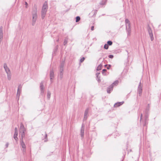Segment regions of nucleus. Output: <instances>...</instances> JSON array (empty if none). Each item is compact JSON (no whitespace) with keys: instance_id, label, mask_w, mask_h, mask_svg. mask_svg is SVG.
Masks as SVG:
<instances>
[{"instance_id":"f257e3e1","label":"nucleus","mask_w":161,"mask_h":161,"mask_svg":"<svg viewBox=\"0 0 161 161\" xmlns=\"http://www.w3.org/2000/svg\"><path fill=\"white\" fill-rule=\"evenodd\" d=\"M37 8L36 5H35L32 9L31 14L32 16V25L34 26L37 19Z\"/></svg>"},{"instance_id":"f03ea898","label":"nucleus","mask_w":161,"mask_h":161,"mask_svg":"<svg viewBox=\"0 0 161 161\" xmlns=\"http://www.w3.org/2000/svg\"><path fill=\"white\" fill-rule=\"evenodd\" d=\"M47 8V3L45 2L43 4L42 9V19H44L45 17Z\"/></svg>"},{"instance_id":"7ed1b4c3","label":"nucleus","mask_w":161,"mask_h":161,"mask_svg":"<svg viewBox=\"0 0 161 161\" xmlns=\"http://www.w3.org/2000/svg\"><path fill=\"white\" fill-rule=\"evenodd\" d=\"M125 22L127 34L128 35L130 36V35L131 31V28L130 21L128 19H125Z\"/></svg>"},{"instance_id":"20e7f679","label":"nucleus","mask_w":161,"mask_h":161,"mask_svg":"<svg viewBox=\"0 0 161 161\" xmlns=\"http://www.w3.org/2000/svg\"><path fill=\"white\" fill-rule=\"evenodd\" d=\"M20 145L22 147L21 150L22 151V153L23 154H24L26 152V148L25 145L23 140H20Z\"/></svg>"},{"instance_id":"39448f33","label":"nucleus","mask_w":161,"mask_h":161,"mask_svg":"<svg viewBox=\"0 0 161 161\" xmlns=\"http://www.w3.org/2000/svg\"><path fill=\"white\" fill-rule=\"evenodd\" d=\"M64 61H63L60 63L59 67L58 73H63L64 71Z\"/></svg>"},{"instance_id":"423d86ee","label":"nucleus","mask_w":161,"mask_h":161,"mask_svg":"<svg viewBox=\"0 0 161 161\" xmlns=\"http://www.w3.org/2000/svg\"><path fill=\"white\" fill-rule=\"evenodd\" d=\"M147 30L149 34V36L151 38V39L152 41H153L154 39L153 35L152 33V30L151 28L149 26H148L147 27Z\"/></svg>"},{"instance_id":"0eeeda50","label":"nucleus","mask_w":161,"mask_h":161,"mask_svg":"<svg viewBox=\"0 0 161 161\" xmlns=\"http://www.w3.org/2000/svg\"><path fill=\"white\" fill-rule=\"evenodd\" d=\"M26 130L24 127V125L22 123H21L20 124V127L19 130V132H25Z\"/></svg>"},{"instance_id":"6e6552de","label":"nucleus","mask_w":161,"mask_h":161,"mask_svg":"<svg viewBox=\"0 0 161 161\" xmlns=\"http://www.w3.org/2000/svg\"><path fill=\"white\" fill-rule=\"evenodd\" d=\"M138 93L139 96H141L142 92V87L141 85V82L139 83L138 88Z\"/></svg>"},{"instance_id":"1a4fd4ad","label":"nucleus","mask_w":161,"mask_h":161,"mask_svg":"<svg viewBox=\"0 0 161 161\" xmlns=\"http://www.w3.org/2000/svg\"><path fill=\"white\" fill-rule=\"evenodd\" d=\"M84 129L85 126L83 124L82 125L81 128L80 130V136L82 139L84 137Z\"/></svg>"},{"instance_id":"9d476101","label":"nucleus","mask_w":161,"mask_h":161,"mask_svg":"<svg viewBox=\"0 0 161 161\" xmlns=\"http://www.w3.org/2000/svg\"><path fill=\"white\" fill-rule=\"evenodd\" d=\"M50 80L51 82H52V80L54 78V74L53 70L51 69L50 72Z\"/></svg>"},{"instance_id":"9b49d317","label":"nucleus","mask_w":161,"mask_h":161,"mask_svg":"<svg viewBox=\"0 0 161 161\" xmlns=\"http://www.w3.org/2000/svg\"><path fill=\"white\" fill-rule=\"evenodd\" d=\"M3 67L7 74L10 73V70L6 64H4Z\"/></svg>"},{"instance_id":"f8f14e48","label":"nucleus","mask_w":161,"mask_h":161,"mask_svg":"<svg viewBox=\"0 0 161 161\" xmlns=\"http://www.w3.org/2000/svg\"><path fill=\"white\" fill-rule=\"evenodd\" d=\"M40 88L41 91V93H43L44 92V88L43 87V82L42 81L40 83Z\"/></svg>"},{"instance_id":"ddd939ff","label":"nucleus","mask_w":161,"mask_h":161,"mask_svg":"<svg viewBox=\"0 0 161 161\" xmlns=\"http://www.w3.org/2000/svg\"><path fill=\"white\" fill-rule=\"evenodd\" d=\"M21 91V87H20V86H19L18 87L16 95L17 98H18V99H19V96L20 95Z\"/></svg>"},{"instance_id":"4468645a","label":"nucleus","mask_w":161,"mask_h":161,"mask_svg":"<svg viewBox=\"0 0 161 161\" xmlns=\"http://www.w3.org/2000/svg\"><path fill=\"white\" fill-rule=\"evenodd\" d=\"M113 84L110 85L107 89V93H110L111 91L113 90Z\"/></svg>"},{"instance_id":"2eb2a0df","label":"nucleus","mask_w":161,"mask_h":161,"mask_svg":"<svg viewBox=\"0 0 161 161\" xmlns=\"http://www.w3.org/2000/svg\"><path fill=\"white\" fill-rule=\"evenodd\" d=\"M88 109L87 108L85 111L84 120H86L87 119L88 113Z\"/></svg>"},{"instance_id":"dca6fc26","label":"nucleus","mask_w":161,"mask_h":161,"mask_svg":"<svg viewBox=\"0 0 161 161\" xmlns=\"http://www.w3.org/2000/svg\"><path fill=\"white\" fill-rule=\"evenodd\" d=\"M124 103V102L122 101L121 102H117L114 105V107H118L121 105H122Z\"/></svg>"},{"instance_id":"f3484780","label":"nucleus","mask_w":161,"mask_h":161,"mask_svg":"<svg viewBox=\"0 0 161 161\" xmlns=\"http://www.w3.org/2000/svg\"><path fill=\"white\" fill-rule=\"evenodd\" d=\"M18 135V133H14V138L16 142H17L18 140V138L17 137Z\"/></svg>"},{"instance_id":"a211bd4d","label":"nucleus","mask_w":161,"mask_h":161,"mask_svg":"<svg viewBox=\"0 0 161 161\" xmlns=\"http://www.w3.org/2000/svg\"><path fill=\"white\" fill-rule=\"evenodd\" d=\"M25 132H19V134L21 136V138H20V140H23V138L25 137Z\"/></svg>"},{"instance_id":"6ab92c4d","label":"nucleus","mask_w":161,"mask_h":161,"mask_svg":"<svg viewBox=\"0 0 161 161\" xmlns=\"http://www.w3.org/2000/svg\"><path fill=\"white\" fill-rule=\"evenodd\" d=\"M63 73H58V76L59 77V78L60 79H62L63 77Z\"/></svg>"},{"instance_id":"aec40b11","label":"nucleus","mask_w":161,"mask_h":161,"mask_svg":"<svg viewBox=\"0 0 161 161\" xmlns=\"http://www.w3.org/2000/svg\"><path fill=\"white\" fill-rule=\"evenodd\" d=\"M102 65L100 64L97 68V70H99L101 69L102 67Z\"/></svg>"},{"instance_id":"412c9836","label":"nucleus","mask_w":161,"mask_h":161,"mask_svg":"<svg viewBox=\"0 0 161 161\" xmlns=\"http://www.w3.org/2000/svg\"><path fill=\"white\" fill-rule=\"evenodd\" d=\"M7 78L9 80H10L11 79V75L10 73L7 74Z\"/></svg>"},{"instance_id":"4be33fe9","label":"nucleus","mask_w":161,"mask_h":161,"mask_svg":"<svg viewBox=\"0 0 161 161\" xmlns=\"http://www.w3.org/2000/svg\"><path fill=\"white\" fill-rule=\"evenodd\" d=\"M51 96V93L50 92L48 91L47 93V98L48 99H49Z\"/></svg>"},{"instance_id":"5701e85b","label":"nucleus","mask_w":161,"mask_h":161,"mask_svg":"<svg viewBox=\"0 0 161 161\" xmlns=\"http://www.w3.org/2000/svg\"><path fill=\"white\" fill-rule=\"evenodd\" d=\"M80 18L79 16H77L76 17V22H79L80 20Z\"/></svg>"},{"instance_id":"b1692460","label":"nucleus","mask_w":161,"mask_h":161,"mask_svg":"<svg viewBox=\"0 0 161 161\" xmlns=\"http://www.w3.org/2000/svg\"><path fill=\"white\" fill-rule=\"evenodd\" d=\"M107 44L109 46L111 45L112 44V42L111 41H109L107 42Z\"/></svg>"},{"instance_id":"393cba45","label":"nucleus","mask_w":161,"mask_h":161,"mask_svg":"<svg viewBox=\"0 0 161 161\" xmlns=\"http://www.w3.org/2000/svg\"><path fill=\"white\" fill-rule=\"evenodd\" d=\"M104 48L106 49H108V46L107 44H105L104 46Z\"/></svg>"},{"instance_id":"a878e982","label":"nucleus","mask_w":161,"mask_h":161,"mask_svg":"<svg viewBox=\"0 0 161 161\" xmlns=\"http://www.w3.org/2000/svg\"><path fill=\"white\" fill-rule=\"evenodd\" d=\"M45 141H44L45 142H46L47 141V135L46 133L45 134Z\"/></svg>"},{"instance_id":"bb28decb","label":"nucleus","mask_w":161,"mask_h":161,"mask_svg":"<svg viewBox=\"0 0 161 161\" xmlns=\"http://www.w3.org/2000/svg\"><path fill=\"white\" fill-rule=\"evenodd\" d=\"M119 82V81L118 80H116L115 81L113 84H113V86H114V85H117Z\"/></svg>"},{"instance_id":"cd10ccee","label":"nucleus","mask_w":161,"mask_h":161,"mask_svg":"<svg viewBox=\"0 0 161 161\" xmlns=\"http://www.w3.org/2000/svg\"><path fill=\"white\" fill-rule=\"evenodd\" d=\"M107 70L106 69H103L102 71V73L103 75H105V74H104V73Z\"/></svg>"},{"instance_id":"c85d7f7f","label":"nucleus","mask_w":161,"mask_h":161,"mask_svg":"<svg viewBox=\"0 0 161 161\" xmlns=\"http://www.w3.org/2000/svg\"><path fill=\"white\" fill-rule=\"evenodd\" d=\"M67 43V39H65L64 42V45H65Z\"/></svg>"},{"instance_id":"c756f323","label":"nucleus","mask_w":161,"mask_h":161,"mask_svg":"<svg viewBox=\"0 0 161 161\" xmlns=\"http://www.w3.org/2000/svg\"><path fill=\"white\" fill-rule=\"evenodd\" d=\"M85 58L84 57H83L82 58H81L80 60V63H82V62H83L84 60H85Z\"/></svg>"},{"instance_id":"7c9ffc66","label":"nucleus","mask_w":161,"mask_h":161,"mask_svg":"<svg viewBox=\"0 0 161 161\" xmlns=\"http://www.w3.org/2000/svg\"><path fill=\"white\" fill-rule=\"evenodd\" d=\"M108 57L110 58H113L114 56L112 55H109Z\"/></svg>"},{"instance_id":"2f4dec72","label":"nucleus","mask_w":161,"mask_h":161,"mask_svg":"<svg viewBox=\"0 0 161 161\" xmlns=\"http://www.w3.org/2000/svg\"><path fill=\"white\" fill-rule=\"evenodd\" d=\"M14 133H18V129L16 127L15 128Z\"/></svg>"},{"instance_id":"473e14b6","label":"nucleus","mask_w":161,"mask_h":161,"mask_svg":"<svg viewBox=\"0 0 161 161\" xmlns=\"http://www.w3.org/2000/svg\"><path fill=\"white\" fill-rule=\"evenodd\" d=\"M99 74L100 73H97L96 74V75L97 78H98V75H99Z\"/></svg>"},{"instance_id":"72a5a7b5","label":"nucleus","mask_w":161,"mask_h":161,"mask_svg":"<svg viewBox=\"0 0 161 161\" xmlns=\"http://www.w3.org/2000/svg\"><path fill=\"white\" fill-rule=\"evenodd\" d=\"M91 30L92 31H93L94 30V27L93 26H92L91 27Z\"/></svg>"},{"instance_id":"f704fd0d","label":"nucleus","mask_w":161,"mask_h":161,"mask_svg":"<svg viewBox=\"0 0 161 161\" xmlns=\"http://www.w3.org/2000/svg\"><path fill=\"white\" fill-rule=\"evenodd\" d=\"M8 143H7L6 145H5V146H6V147H8Z\"/></svg>"},{"instance_id":"c9c22d12","label":"nucleus","mask_w":161,"mask_h":161,"mask_svg":"<svg viewBox=\"0 0 161 161\" xmlns=\"http://www.w3.org/2000/svg\"><path fill=\"white\" fill-rule=\"evenodd\" d=\"M25 5H26V8H27V6L28 5V3L26 2H25Z\"/></svg>"},{"instance_id":"e433bc0d","label":"nucleus","mask_w":161,"mask_h":161,"mask_svg":"<svg viewBox=\"0 0 161 161\" xmlns=\"http://www.w3.org/2000/svg\"><path fill=\"white\" fill-rule=\"evenodd\" d=\"M110 66H111L110 65H109L107 67V69H109L110 67Z\"/></svg>"},{"instance_id":"4c0bfd02","label":"nucleus","mask_w":161,"mask_h":161,"mask_svg":"<svg viewBox=\"0 0 161 161\" xmlns=\"http://www.w3.org/2000/svg\"><path fill=\"white\" fill-rule=\"evenodd\" d=\"M97 79H97V80H98V82H100V81H101V80H100L99 79V78H97Z\"/></svg>"},{"instance_id":"58836bf2","label":"nucleus","mask_w":161,"mask_h":161,"mask_svg":"<svg viewBox=\"0 0 161 161\" xmlns=\"http://www.w3.org/2000/svg\"><path fill=\"white\" fill-rule=\"evenodd\" d=\"M106 3V2H105L104 3H100V4H101V5H103V4H105Z\"/></svg>"},{"instance_id":"ea45409f","label":"nucleus","mask_w":161,"mask_h":161,"mask_svg":"<svg viewBox=\"0 0 161 161\" xmlns=\"http://www.w3.org/2000/svg\"><path fill=\"white\" fill-rule=\"evenodd\" d=\"M142 114H141V120L142 119Z\"/></svg>"},{"instance_id":"a19ab883","label":"nucleus","mask_w":161,"mask_h":161,"mask_svg":"<svg viewBox=\"0 0 161 161\" xmlns=\"http://www.w3.org/2000/svg\"><path fill=\"white\" fill-rule=\"evenodd\" d=\"M107 65H105V66H107Z\"/></svg>"}]
</instances>
